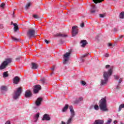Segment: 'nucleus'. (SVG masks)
<instances>
[{"label": "nucleus", "mask_w": 124, "mask_h": 124, "mask_svg": "<svg viewBox=\"0 0 124 124\" xmlns=\"http://www.w3.org/2000/svg\"><path fill=\"white\" fill-rule=\"evenodd\" d=\"M112 72L113 68H110V69L108 70V72H104L103 75L104 79L101 80V84L102 86H104V85H106V84H107L108 79H109V77L112 75Z\"/></svg>", "instance_id": "obj_1"}, {"label": "nucleus", "mask_w": 124, "mask_h": 124, "mask_svg": "<svg viewBox=\"0 0 124 124\" xmlns=\"http://www.w3.org/2000/svg\"><path fill=\"white\" fill-rule=\"evenodd\" d=\"M100 108L103 111L106 112L108 111V108H107V103H106V99L103 98L99 101V105Z\"/></svg>", "instance_id": "obj_2"}, {"label": "nucleus", "mask_w": 124, "mask_h": 124, "mask_svg": "<svg viewBox=\"0 0 124 124\" xmlns=\"http://www.w3.org/2000/svg\"><path fill=\"white\" fill-rule=\"evenodd\" d=\"M12 62V59L11 58H8L5 59V60L0 65V70H2V69H5L9 63H11Z\"/></svg>", "instance_id": "obj_3"}, {"label": "nucleus", "mask_w": 124, "mask_h": 124, "mask_svg": "<svg viewBox=\"0 0 124 124\" xmlns=\"http://www.w3.org/2000/svg\"><path fill=\"white\" fill-rule=\"evenodd\" d=\"M27 36L29 38H31V37H35L36 36V32L34 28H30L27 32Z\"/></svg>", "instance_id": "obj_4"}, {"label": "nucleus", "mask_w": 124, "mask_h": 124, "mask_svg": "<svg viewBox=\"0 0 124 124\" xmlns=\"http://www.w3.org/2000/svg\"><path fill=\"white\" fill-rule=\"evenodd\" d=\"M21 93H22V88L19 87L17 88L16 92L15 93V94L14 96V98H15V99H17V98L20 96Z\"/></svg>", "instance_id": "obj_5"}, {"label": "nucleus", "mask_w": 124, "mask_h": 124, "mask_svg": "<svg viewBox=\"0 0 124 124\" xmlns=\"http://www.w3.org/2000/svg\"><path fill=\"white\" fill-rule=\"evenodd\" d=\"M78 27L75 26L72 27V36H76L78 34Z\"/></svg>", "instance_id": "obj_6"}, {"label": "nucleus", "mask_w": 124, "mask_h": 124, "mask_svg": "<svg viewBox=\"0 0 124 124\" xmlns=\"http://www.w3.org/2000/svg\"><path fill=\"white\" fill-rule=\"evenodd\" d=\"M41 90V86L40 85H36L34 86L33 92L34 93H37L39 91Z\"/></svg>", "instance_id": "obj_7"}, {"label": "nucleus", "mask_w": 124, "mask_h": 124, "mask_svg": "<svg viewBox=\"0 0 124 124\" xmlns=\"http://www.w3.org/2000/svg\"><path fill=\"white\" fill-rule=\"evenodd\" d=\"M42 98L39 97L37 99V100L35 101V105L36 106H40L41 105V102H42Z\"/></svg>", "instance_id": "obj_8"}, {"label": "nucleus", "mask_w": 124, "mask_h": 124, "mask_svg": "<svg viewBox=\"0 0 124 124\" xmlns=\"http://www.w3.org/2000/svg\"><path fill=\"white\" fill-rule=\"evenodd\" d=\"M70 111L71 112V118H74V116H75V112H74V109H73V107L72 106H70L69 107Z\"/></svg>", "instance_id": "obj_9"}, {"label": "nucleus", "mask_w": 124, "mask_h": 124, "mask_svg": "<svg viewBox=\"0 0 124 124\" xmlns=\"http://www.w3.org/2000/svg\"><path fill=\"white\" fill-rule=\"evenodd\" d=\"M20 80L21 79L20 78H19V77L18 76H16L13 79L14 83L17 84L20 82Z\"/></svg>", "instance_id": "obj_10"}, {"label": "nucleus", "mask_w": 124, "mask_h": 124, "mask_svg": "<svg viewBox=\"0 0 124 124\" xmlns=\"http://www.w3.org/2000/svg\"><path fill=\"white\" fill-rule=\"evenodd\" d=\"M55 36L60 37H67V34L62 33H57L55 34Z\"/></svg>", "instance_id": "obj_11"}, {"label": "nucleus", "mask_w": 124, "mask_h": 124, "mask_svg": "<svg viewBox=\"0 0 124 124\" xmlns=\"http://www.w3.org/2000/svg\"><path fill=\"white\" fill-rule=\"evenodd\" d=\"M50 121V117L47 114H45L42 118V121Z\"/></svg>", "instance_id": "obj_12"}, {"label": "nucleus", "mask_w": 124, "mask_h": 124, "mask_svg": "<svg viewBox=\"0 0 124 124\" xmlns=\"http://www.w3.org/2000/svg\"><path fill=\"white\" fill-rule=\"evenodd\" d=\"M104 124V121L102 120H96L94 121L93 124Z\"/></svg>", "instance_id": "obj_13"}, {"label": "nucleus", "mask_w": 124, "mask_h": 124, "mask_svg": "<svg viewBox=\"0 0 124 124\" xmlns=\"http://www.w3.org/2000/svg\"><path fill=\"white\" fill-rule=\"evenodd\" d=\"M31 66L32 69H37L38 68V65L36 63L32 62Z\"/></svg>", "instance_id": "obj_14"}, {"label": "nucleus", "mask_w": 124, "mask_h": 124, "mask_svg": "<svg viewBox=\"0 0 124 124\" xmlns=\"http://www.w3.org/2000/svg\"><path fill=\"white\" fill-rule=\"evenodd\" d=\"M32 94L31 92L30 91H26L25 92V97H31Z\"/></svg>", "instance_id": "obj_15"}, {"label": "nucleus", "mask_w": 124, "mask_h": 124, "mask_svg": "<svg viewBox=\"0 0 124 124\" xmlns=\"http://www.w3.org/2000/svg\"><path fill=\"white\" fill-rule=\"evenodd\" d=\"M80 43L81 45V47H85L87 44H88V43L87 42V41L86 40H82L81 41Z\"/></svg>", "instance_id": "obj_16"}, {"label": "nucleus", "mask_w": 124, "mask_h": 124, "mask_svg": "<svg viewBox=\"0 0 124 124\" xmlns=\"http://www.w3.org/2000/svg\"><path fill=\"white\" fill-rule=\"evenodd\" d=\"M13 25L14 26V30L15 31H19V28L18 27V24L17 23L13 24Z\"/></svg>", "instance_id": "obj_17"}, {"label": "nucleus", "mask_w": 124, "mask_h": 124, "mask_svg": "<svg viewBox=\"0 0 124 124\" xmlns=\"http://www.w3.org/2000/svg\"><path fill=\"white\" fill-rule=\"evenodd\" d=\"M71 54V51H70L69 52H66L65 54H64L63 58L69 59V56H70Z\"/></svg>", "instance_id": "obj_18"}, {"label": "nucleus", "mask_w": 124, "mask_h": 124, "mask_svg": "<svg viewBox=\"0 0 124 124\" xmlns=\"http://www.w3.org/2000/svg\"><path fill=\"white\" fill-rule=\"evenodd\" d=\"M1 91H4L6 92L7 91V87L5 86H2L0 87Z\"/></svg>", "instance_id": "obj_19"}, {"label": "nucleus", "mask_w": 124, "mask_h": 124, "mask_svg": "<svg viewBox=\"0 0 124 124\" xmlns=\"http://www.w3.org/2000/svg\"><path fill=\"white\" fill-rule=\"evenodd\" d=\"M83 98V97H80L79 98H78V99H77L75 101V103H79V102H80V101H82Z\"/></svg>", "instance_id": "obj_20"}, {"label": "nucleus", "mask_w": 124, "mask_h": 124, "mask_svg": "<svg viewBox=\"0 0 124 124\" xmlns=\"http://www.w3.org/2000/svg\"><path fill=\"white\" fill-rule=\"evenodd\" d=\"M3 78H6L8 77V72H5L3 73Z\"/></svg>", "instance_id": "obj_21"}, {"label": "nucleus", "mask_w": 124, "mask_h": 124, "mask_svg": "<svg viewBox=\"0 0 124 124\" xmlns=\"http://www.w3.org/2000/svg\"><path fill=\"white\" fill-rule=\"evenodd\" d=\"M93 2H94V3H100V2H102V1H103V0H93Z\"/></svg>", "instance_id": "obj_22"}, {"label": "nucleus", "mask_w": 124, "mask_h": 124, "mask_svg": "<svg viewBox=\"0 0 124 124\" xmlns=\"http://www.w3.org/2000/svg\"><path fill=\"white\" fill-rule=\"evenodd\" d=\"M69 60V58H64V60L63 61V64H65L66 63H67Z\"/></svg>", "instance_id": "obj_23"}, {"label": "nucleus", "mask_w": 124, "mask_h": 124, "mask_svg": "<svg viewBox=\"0 0 124 124\" xmlns=\"http://www.w3.org/2000/svg\"><path fill=\"white\" fill-rule=\"evenodd\" d=\"M68 105H65V107L62 109V112H65L67 109H68Z\"/></svg>", "instance_id": "obj_24"}, {"label": "nucleus", "mask_w": 124, "mask_h": 124, "mask_svg": "<svg viewBox=\"0 0 124 124\" xmlns=\"http://www.w3.org/2000/svg\"><path fill=\"white\" fill-rule=\"evenodd\" d=\"M99 16L100 18H104V17H106V14H100Z\"/></svg>", "instance_id": "obj_25"}, {"label": "nucleus", "mask_w": 124, "mask_h": 124, "mask_svg": "<svg viewBox=\"0 0 124 124\" xmlns=\"http://www.w3.org/2000/svg\"><path fill=\"white\" fill-rule=\"evenodd\" d=\"M120 18H121V19H124V12H121L120 13V16H119Z\"/></svg>", "instance_id": "obj_26"}, {"label": "nucleus", "mask_w": 124, "mask_h": 124, "mask_svg": "<svg viewBox=\"0 0 124 124\" xmlns=\"http://www.w3.org/2000/svg\"><path fill=\"white\" fill-rule=\"evenodd\" d=\"M72 119H73V117H70V118L68 119V120L67 122V124H71V122H72Z\"/></svg>", "instance_id": "obj_27"}, {"label": "nucleus", "mask_w": 124, "mask_h": 124, "mask_svg": "<svg viewBox=\"0 0 124 124\" xmlns=\"http://www.w3.org/2000/svg\"><path fill=\"white\" fill-rule=\"evenodd\" d=\"M122 108H124V104H121L120 105L119 108V111H121L122 110Z\"/></svg>", "instance_id": "obj_28"}, {"label": "nucleus", "mask_w": 124, "mask_h": 124, "mask_svg": "<svg viewBox=\"0 0 124 124\" xmlns=\"http://www.w3.org/2000/svg\"><path fill=\"white\" fill-rule=\"evenodd\" d=\"M30 6H31V3H28L27 4H26L25 6L26 10H28V9L29 8V7H30Z\"/></svg>", "instance_id": "obj_29"}, {"label": "nucleus", "mask_w": 124, "mask_h": 124, "mask_svg": "<svg viewBox=\"0 0 124 124\" xmlns=\"http://www.w3.org/2000/svg\"><path fill=\"white\" fill-rule=\"evenodd\" d=\"M12 39L13 40H14V41H19V40H20L19 39H17L16 38L14 37H12Z\"/></svg>", "instance_id": "obj_30"}, {"label": "nucleus", "mask_w": 124, "mask_h": 124, "mask_svg": "<svg viewBox=\"0 0 124 124\" xmlns=\"http://www.w3.org/2000/svg\"><path fill=\"white\" fill-rule=\"evenodd\" d=\"M94 109H95V110H98L99 109V107H98V105H95L94 106Z\"/></svg>", "instance_id": "obj_31"}, {"label": "nucleus", "mask_w": 124, "mask_h": 124, "mask_svg": "<svg viewBox=\"0 0 124 124\" xmlns=\"http://www.w3.org/2000/svg\"><path fill=\"white\" fill-rule=\"evenodd\" d=\"M33 18H34L35 19H39V16H37V15H33Z\"/></svg>", "instance_id": "obj_32"}, {"label": "nucleus", "mask_w": 124, "mask_h": 124, "mask_svg": "<svg viewBox=\"0 0 124 124\" xmlns=\"http://www.w3.org/2000/svg\"><path fill=\"white\" fill-rule=\"evenodd\" d=\"M111 122H112V120H111V119H109L107 121L106 124H111Z\"/></svg>", "instance_id": "obj_33"}, {"label": "nucleus", "mask_w": 124, "mask_h": 124, "mask_svg": "<svg viewBox=\"0 0 124 124\" xmlns=\"http://www.w3.org/2000/svg\"><path fill=\"white\" fill-rule=\"evenodd\" d=\"M5 6V3H2L0 5V7H1L2 8H3Z\"/></svg>", "instance_id": "obj_34"}, {"label": "nucleus", "mask_w": 124, "mask_h": 124, "mask_svg": "<svg viewBox=\"0 0 124 124\" xmlns=\"http://www.w3.org/2000/svg\"><path fill=\"white\" fill-rule=\"evenodd\" d=\"M123 37H124V35H120V36L119 37L118 39H119V40L122 41V38H123Z\"/></svg>", "instance_id": "obj_35"}, {"label": "nucleus", "mask_w": 124, "mask_h": 124, "mask_svg": "<svg viewBox=\"0 0 124 124\" xmlns=\"http://www.w3.org/2000/svg\"><path fill=\"white\" fill-rule=\"evenodd\" d=\"M114 79H115V80H119L120 77L118 76H114Z\"/></svg>", "instance_id": "obj_36"}, {"label": "nucleus", "mask_w": 124, "mask_h": 124, "mask_svg": "<svg viewBox=\"0 0 124 124\" xmlns=\"http://www.w3.org/2000/svg\"><path fill=\"white\" fill-rule=\"evenodd\" d=\"M34 118L36 119H38V118H39V113H37Z\"/></svg>", "instance_id": "obj_37"}, {"label": "nucleus", "mask_w": 124, "mask_h": 124, "mask_svg": "<svg viewBox=\"0 0 124 124\" xmlns=\"http://www.w3.org/2000/svg\"><path fill=\"white\" fill-rule=\"evenodd\" d=\"M108 47H111V46L114 47V46H115V45H113L111 43H108Z\"/></svg>", "instance_id": "obj_38"}, {"label": "nucleus", "mask_w": 124, "mask_h": 124, "mask_svg": "<svg viewBox=\"0 0 124 124\" xmlns=\"http://www.w3.org/2000/svg\"><path fill=\"white\" fill-rule=\"evenodd\" d=\"M91 13H92V14H94V13H95V10H92L91 11Z\"/></svg>", "instance_id": "obj_39"}, {"label": "nucleus", "mask_w": 124, "mask_h": 124, "mask_svg": "<svg viewBox=\"0 0 124 124\" xmlns=\"http://www.w3.org/2000/svg\"><path fill=\"white\" fill-rule=\"evenodd\" d=\"M16 61H17V62H18V61H20V60H21V57L19 56L17 58H16Z\"/></svg>", "instance_id": "obj_40"}, {"label": "nucleus", "mask_w": 124, "mask_h": 124, "mask_svg": "<svg viewBox=\"0 0 124 124\" xmlns=\"http://www.w3.org/2000/svg\"><path fill=\"white\" fill-rule=\"evenodd\" d=\"M81 85H82L83 86H85V85H86V82H85L84 81H82Z\"/></svg>", "instance_id": "obj_41"}, {"label": "nucleus", "mask_w": 124, "mask_h": 124, "mask_svg": "<svg viewBox=\"0 0 124 124\" xmlns=\"http://www.w3.org/2000/svg\"><path fill=\"white\" fill-rule=\"evenodd\" d=\"M93 9H96V7H95V5H92Z\"/></svg>", "instance_id": "obj_42"}, {"label": "nucleus", "mask_w": 124, "mask_h": 124, "mask_svg": "<svg viewBox=\"0 0 124 124\" xmlns=\"http://www.w3.org/2000/svg\"><path fill=\"white\" fill-rule=\"evenodd\" d=\"M85 26V23H84V22H82L81 24H80V26L81 27V28H84V26Z\"/></svg>", "instance_id": "obj_43"}, {"label": "nucleus", "mask_w": 124, "mask_h": 124, "mask_svg": "<svg viewBox=\"0 0 124 124\" xmlns=\"http://www.w3.org/2000/svg\"><path fill=\"white\" fill-rule=\"evenodd\" d=\"M45 42H46V44H49V43H50V42L46 39L45 40Z\"/></svg>", "instance_id": "obj_44"}, {"label": "nucleus", "mask_w": 124, "mask_h": 124, "mask_svg": "<svg viewBox=\"0 0 124 124\" xmlns=\"http://www.w3.org/2000/svg\"><path fill=\"white\" fill-rule=\"evenodd\" d=\"M88 55H89V54H85L83 55L82 56V58H86V57H87V56H88Z\"/></svg>", "instance_id": "obj_45"}, {"label": "nucleus", "mask_w": 124, "mask_h": 124, "mask_svg": "<svg viewBox=\"0 0 124 124\" xmlns=\"http://www.w3.org/2000/svg\"><path fill=\"white\" fill-rule=\"evenodd\" d=\"M122 81H123V79L120 78L119 80V84H121L122 83Z\"/></svg>", "instance_id": "obj_46"}, {"label": "nucleus", "mask_w": 124, "mask_h": 124, "mask_svg": "<svg viewBox=\"0 0 124 124\" xmlns=\"http://www.w3.org/2000/svg\"><path fill=\"white\" fill-rule=\"evenodd\" d=\"M38 120V118H34V122L35 123H36V122H37Z\"/></svg>", "instance_id": "obj_47"}, {"label": "nucleus", "mask_w": 124, "mask_h": 124, "mask_svg": "<svg viewBox=\"0 0 124 124\" xmlns=\"http://www.w3.org/2000/svg\"><path fill=\"white\" fill-rule=\"evenodd\" d=\"M110 67V65H106V68H109Z\"/></svg>", "instance_id": "obj_48"}, {"label": "nucleus", "mask_w": 124, "mask_h": 124, "mask_svg": "<svg viewBox=\"0 0 124 124\" xmlns=\"http://www.w3.org/2000/svg\"><path fill=\"white\" fill-rule=\"evenodd\" d=\"M5 124H10V121H7L6 122Z\"/></svg>", "instance_id": "obj_49"}, {"label": "nucleus", "mask_w": 124, "mask_h": 124, "mask_svg": "<svg viewBox=\"0 0 124 124\" xmlns=\"http://www.w3.org/2000/svg\"><path fill=\"white\" fill-rule=\"evenodd\" d=\"M105 57H106V58H108V57H109V55H108V54H106L105 55Z\"/></svg>", "instance_id": "obj_50"}, {"label": "nucleus", "mask_w": 124, "mask_h": 124, "mask_svg": "<svg viewBox=\"0 0 124 124\" xmlns=\"http://www.w3.org/2000/svg\"><path fill=\"white\" fill-rule=\"evenodd\" d=\"M116 89H117L118 90H119V89H120V85H117Z\"/></svg>", "instance_id": "obj_51"}, {"label": "nucleus", "mask_w": 124, "mask_h": 124, "mask_svg": "<svg viewBox=\"0 0 124 124\" xmlns=\"http://www.w3.org/2000/svg\"><path fill=\"white\" fill-rule=\"evenodd\" d=\"M41 81L42 84H44V83H45L44 80H41Z\"/></svg>", "instance_id": "obj_52"}, {"label": "nucleus", "mask_w": 124, "mask_h": 124, "mask_svg": "<svg viewBox=\"0 0 124 124\" xmlns=\"http://www.w3.org/2000/svg\"><path fill=\"white\" fill-rule=\"evenodd\" d=\"M62 124H65V122L62 121Z\"/></svg>", "instance_id": "obj_53"}, {"label": "nucleus", "mask_w": 124, "mask_h": 124, "mask_svg": "<svg viewBox=\"0 0 124 124\" xmlns=\"http://www.w3.org/2000/svg\"><path fill=\"white\" fill-rule=\"evenodd\" d=\"M113 123H114V124H117V121H114L113 122Z\"/></svg>", "instance_id": "obj_54"}, {"label": "nucleus", "mask_w": 124, "mask_h": 124, "mask_svg": "<svg viewBox=\"0 0 124 124\" xmlns=\"http://www.w3.org/2000/svg\"><path fill=\"white\" fill-rule=\"evenodd\" d=\"M51 69L52 70H55V67H53L51 68Z\"/></svg>", "instance_id": "obj_55"}, {"label": "nucleus", "mask_w": 124, "mask_h": 124, "mask_svg": "<svg viewBox=\"0 0 124 124\" xmlns=\"http://www.w3.org/2000/svg\"><path fill=\"white\" fill-rule=\"evenodd\" d=\"M0 27H1V29H2V28H3V26H2V25H0Z\"/></svg>", "instance_id": "obj_56"}, {"label": "nucleus", "mask_w": 124, "mask_h": 124, "mask_svg": "<svg viewBox=\"0 0 124 124\" xmlns=\"http://www.w3.org/2000/svg\"><path fill=\"white\" fill-rule=\"evenodd\" d=\"M13 24H15V23H13V22L12 21V22H11V25H13Z\"/></svg>", "instance_id": "obj_57"}, {"label": "nucleus", "mask_w": 124, "mask_h": 124, "mask_svg": "<svg viewBox=\"0 0 124 124\" xmlns=\"http://www.w3.org/2000/svg\"><path fill=\"white\" fill-rule=\"evenodd\" d=\"M13 15H14V12H13Z\"/></svg>", "instance_id": "obj_58"}]
</instances>
